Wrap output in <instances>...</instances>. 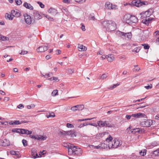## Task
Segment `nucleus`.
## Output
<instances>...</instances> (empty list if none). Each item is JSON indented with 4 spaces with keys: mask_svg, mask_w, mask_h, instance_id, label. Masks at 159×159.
Returning <instances> with one entry per match:
<instances>
[{
    "mask_svg": "<svg viewBox=\"0 0 159 159\" xmlns=\"http://www.w3.org/2000/svg\"><path fill=\"white\" fill-rule=\"evenodd\" d=\"M24 16L25 18V20L27 19H30L31 18V17L30 15L25 13L24 14Z\"/></svg>",
    "mask_w": 159,
    "mask_h": 159,
    "instance_id": "nucleus-32",
    "label": "nucleus"
},
{
    "mask_svg": "<svg viewBox=\"0 0 159 159\" xmlns=\"http://www.w3.org/2000/svg\"><path fill=\"white\" fill-rule=\"evenodd\" d=\"M152 155L155 156H159V148L153 151L152 153Z\"/></svg>",
    "mask_w": 159,
    "mask_h": 159,
    "instance_id": "nucleus-26",
    "label": "nucleus"
},
{
    "mask_svg": "<svg viewBox=\"0 0 159 159\" xmlns=\"http://www.w3.org/2000/svg\"><path fill=\"white\" fill-rule=\"evenodd\" d=\"M67 135L70 136L72 137H74L76 136L75 133L74 131L70 130L67 131Z\"/></svg>",
    "mask_w": 159,
    "mask_h": 159,
    "instance_id": "nucleus-20",
    "label": "nucleus"
},
{
    "mask_svg": "<svg viewBox=\"0 0 159 159\" xmlns=\"http://www.w3.org/2000/svg\"><path fill=\"white\" fill-rule=\"evenodd\" d=\"M105 127H112L114 126V125L111 124L109 123L108 122H107V121H105Z\"/></svg>",
    "mask_w": 159,
    "mask_h": 159,
    "instance_id": "nucleus-30",
    "label": "nucleus"
},
{
    "mask_svg": "<svg viewBox=\"0 0 159 159\" xmlns=\"http://www.w3.org/2000/svg\"><path fill=\"white\" fill-rule=\"evenodd\" d=\"M63 145L64 147L68 148V153L69 150L70 149H71V148H72V147L73 146V144L69 143H64L63 144Z\"/></svg>",
    "mask_w": 159,
    "mask_h": 159,
    "instance_id": "nucleus-17",
    "label": "nucleus"
},
{
    "mask_svg": "<svg viewBox=\"0 0 159 159\" xmlns=\"http://www.w3.org/2000/svg\"><path fill=\"white\" fill-rule=\"evenodd\" d=\"M70 0H63V2L67 4L70 3Z\"/></svg>",
    "mask_w": 159,
    "mask_h": 159,
    "instance_id": "nucleus-59",
    "label": "nucleus"
},
{
    "mask_svg": "<svg viewBox=\"0 0 159 159\" xmlns=\"http://www.w3.org/2000/svg\"><path fill=\"white\" fill-rule=\"evenodd\" d=\"M10 145L9 142L7 139L1 140L0 141V145L3 146H8Z\"/></svg>",
    "mask_w": 159,
    "mask_h": 159,
    "instance_id": "nucleus-12",
    "label": "nucleus"
},
{
    "mask_svg": "<svg viewBox=\"0 0 159 159\" xmlns=\"http://www.w3.org/2000/svg\"><path fill=\"white\" fill-rule=\"evenodd\" d=\"M144 87L147 89H149L152 88V85L151 84L150 85L148 86H145Z\"/></svg>",
    "mask_w": 159,
    "mask_h": 159,
    "instance_id": "nucleus-52",
    "label": "nucleus"
},
{
    "mask_svg": "<svg viewBox=\"0 0 159 159\" xmlns=\"http://www.w3.org/2000/svg\"><path fill=\"white\" fill-rule=\"evenodd\" d=\"M55 116V115L53 112L50 113L48 115H47V118L49 117H53Z\"/></svg>",
    "mask_w": 159,
    "mask_h": 159,
    "instance_id": "nucleus-37",
    "label": "nucleus"
},
{
    "mask_svg": "<svg viewBox=\"0 0 159 159\" xmlns=\"http://www.w3.org/2000/svg\"><path fill=\"white\" fill-rule=\"evenodd\" d=\"M11 13L12 19L14 17H17L20 16V13L19 12V11L17 9L12 10L11 11Z\"/></svg>",
    "mask_w": 159,
    "mask_h": 159,
    "instance_id": "nucleus-7",
    "label": "nucleus"
},
{
    "mask_svg": "<svg viewBox=\"0 0 159 159\" xmlns=\"http://www.w3.org/2000/svg\"><path fill=\"white\" fill-rule=\"evenodd\" d=\"M142 45L144 46V48L145 49H148L149 48V47L147 44H142Z\"/></svg>",
    "mask_w": 159,
    "mask_h": 159,
    "instance_id": "nucleus-44",
    "label": "nucleus"
},
{
    "mask_svg": "<svg viewBox=\"0 0 159 159\" xmlns=\"http://www.w3.org/2000/svg\"><path fill=\"white\" fill-rule=\"evenodd\" d=\"M151 20H142L141 22L147 25H148Z\"/></svg>",
    "mask_w": 159,
    "mask_h": 159,
    "instance_id": "nucleus-36",
    "label": "nucleus"
},
{
    "mask_svg": "<svg viewBox=\"0 0 159 159\" xmlns=\"http://www.w3.org/2000/svg\"><path fill=\"white\" fill-rule=\"evenodd\" d=\"M131 116L132 117L137 118L140 117H145L146 115L144 113H139L136 114H132L131 115Z\"/></svg>",
    "mask_w": 159,
    "mask_h": 159,
    "instance_id": "nucleus-10",
    "label": "nucleus"
},
{
    "mask_svg": "<svg viewBox=\"0 0 159 159\" xmlns=\"http://www.w3.org/2000/svg\"><path fill=\"white\" fill-rule=\"evenodd\" d=\"M49 47L45 45H43L37 48V50L38 52H42L47 51Z\"/></svg>",
    "mask_w": 159,
    "mask_h": 159,
    "instance_id": "nucleus-8",
    "label": "nucleus"
},
{
    "mask_svg": "<svg viewBox=\"0 0 159 159\" xmlns=\"http://www.w3.org/2000/svg\"><path fill=\"white\" fill-rule=\"evenodd\" d=\"M148 124H149L148 125H149V127L152 125V121L151 120H148Z\"/></svg>",
    "mask_w": 159,
    "mask_h": 159,
    "instance_id": "nucleus-63",
    "label": "nucleus"
},
{
    "mask_svg": "<svg viewBox=\"0 0 159 159\" xmlns=\"http://www.w3.org/2000/svg\"><path fill=\"white\" fill-rule=\"evenodd\" d=\"M159 35V31L158 30H157L155 31L154 32V35L155 36H157Z\"/></svg>",
    "mask_w": 159,
    "mask_h": 159,
    "instance_id": "nucleus-64",
    "label": "nucleus"
},
{
    "mask_svg": "<svg viewBox=\"0 0 159 159\" xmlns=\"http://www.w3.org/2000/svg\"><path fill=\"white\" fill-rule=\"evenodd\" d=\"M107 61L109 62H112L114 59V55L113 54H110L107 55Z\"/></svg>",
    "mask_w": 159,
    "mask_h": 159,
    "instance_id": "nucleus-15",
    "label": "nucleus"
},
{
    "mask_svg": "<svg viewBox=\"0 0 159 159\" xmlns=\"http://www.w3.org/2000/svg\"><path fill=\"white\" fill-rule=\"evenodd\" d=\"M89 147L90 148H92V149H97V148H98V146H95L93 145H90L89 146Z\"/></svg>",
    "mask_w": 159,
    "mask_h": 159,
    "instance_id": "nucleus-56",
    "label": "nucleus"
},
{
    "mask_svg": "<svg viewBox=\"0 0 159 159\" xmlns=\"http://www.w3.org/2000/svg\"><path fill=\"white\" fill-rule=\"evenodd\" d=\"M29 137L31 139H35L36 137V135H31L30 134Z\"/></svg>",
    "mask_w": 159,
    "mask_h": 159,
    "instance_id": "nucleus-61",
    "label": "nucleus"
},
{
    "mask_svg": "<svg viewBox=\"0 0 159 159\" xmlns=\"http://www.w3.org/2000/svg\"><path fill=\"white\" fill-rule=\"evenodd\" d=\"M32 133V131H29L27 129H22V134H25L27 135H30Z\"/></svg>",
    "mask_w": 159,
    "mask_h": 159,
    "instance_id": "nucleus-22",
    "label": "nucleus"
},
{
    "mask_svg": "<svg viewBox=\"0 0 159 159\" xmlns=\"http://www.w3.org/2000/svg\"><path fill=\"white\" fill-rule=\"evenodd\" d=\"M58 91L56 89L54 90L52 93V94L53 96H56L58 94Z\"/></svg>",
    "mask_w": 159,
    "mask_h": 159,
    "instance_id": "nucleus-41",
    "label": "nucleus"
},
{
    "mask_svg": "<svg viewBox=\"0 0 159 159\" xmlns=\"http://www.w3.org/2000/svg\"><path fill=\"white\" fill-rule=\"evenodd\" d=\"M16 4L18 5H20L22 3V1L21 0H15Z\"/></svg>",
    "mask_w": 159,
    "mask_h": 159,
    "instance_id": "nucleus-42",
    "label": "nucleus"
},
{
    "mask_svg": "<svg viewBox=\"0 0 159 159\" xmlns=\"http://www.w3.org/2000/svg\"><path fill=\"white\" fill-rule=\"evenodd\" d=\"M31 157L34 158L39 157L37 153L36 150L34 149H32L31 150Z\"/></svg>",
    "mask_w": 159,
    "mask_h": 159,
    "instance_id": "nucleus-13",
    "label": "nucleus"
},
{
    "mask_svg": "<svg viewBox=\"0 0 159 159\" xmlns=\"http://www.w3.org/2000/svg\"><path fill=\"white\" fill-rule=\"evenodd\" d=\"M102 24L108 31H113L116 29V25L113 20H103Z\"/></svg>",
    "mask_w": 159,
    "mask_h": 159,
    "instance_id": "nucleus-2",
    "label": "nucleus"
},
{
    "mask_svg": "<svg viewBox=\"0 0 159 159\" xmlns=\"http://www.w3.org/2000/svg\"><path fill=\"white\" fill-rule=\"evenodd\" d=\"M16 153H17V151H11L10 152V153L12 155H15L16 154Z\"/></svg>",
    "mask_w": 159,
    "mask_h": 159,
    "instance_id": "nucleus-60",
    "label": "nucleus"
},
{
    "mask_svg": "<svg viewBox=\"0 0 159 159\" xmlns=\"http://www.w3.org/2000/svg\"><path fill=\"white\" fill-rule=\"evenodd\" d=\"M159 144V142L158 141H155L153 142L152 143V147H155Z\"/></svg>",
    "mask_w": 159,
    "mask_h": 159,
    "instance_id": "nucleus-34",
    "label": "nucleus"
},
{
    "mask_svg": "<svg viewBox=\"0 0 159 159\" xmlns=\"http://www.w3.org/2000/svg\"><path fill=\"white\" fill-rule=\"evenodd\" d=\"M43 17H44V19H45V17H46L48 20L52 19L49 15L43 14L41 16L38 13H36V14L34 16L35 19L40 20L42 19Z\"/></svg>",
    "mask_w": 159,
    "mask_h": 159,
    "instance_id": "nucleus-4",
    "label": "nucleus"
},
{
    "mask_svg": "<svg viewBox=\"0 0 159 159\" xmlns=\"http://www.w3.org/2000/svg\"><path fill=\"white\" fill-rule=\"evenodd\" d=\"M71 109L73 111H75L77 110V108H76L75 106L71 107Z\"/></svg>",
    "mask_w": 159,
    "mask_h": 159,
    "instance_id": "nucleus-57",
    "label": "nucleus"
},
{
    "mask_svg": "<svg viewBox=\"0 0 159 159\" xmlns=\"http://www.w3.org/2000/svg\"><path fill=\"white\" fill-rule=\"evenodd\" d=\"M66 127L67 128H73L74 127V126L73 125L71 124L67 123L66 124Z\"/></svg>",
    "mask_w": 159,
    "mask_h": 159,
    "instance_id": "nucleus-49",
    "label": "nucleus"
},
{
    "mask_svg": "<svg viewBox=\"0 0 159 159\" xmlns=\"http://www.w3.org/2000/svg\"><path fill=\"white\" fill-rule=\"evenodd\" d=\"M112 4L111 3L109 2H107L106 3L105 7L106 8H107L108 9H111Z\"/></svg>",
    "mask_w": 159,
    "mask_h": 159,
    "instance_id": "nucleus-29",
    "label": "nucleus"
},
{
    "mask_svg": "<svg viewBox=\"0 0 159 159\" xmlns=\"http://www.w3.org/2000/svg\"><path fill=\"white\" fill-rule=\"evenodd\" d=\"M32 20H21V23L24 24L30 25L33 24L34 23L35 20H33V22H32Z\"/></svg>",
    "mask_w": 159,
    "mask_h": 159,
    "instance_id": "nucleus-21",
    "label": "nucleus"
},
{
    "mask_svg": "<svg viewBox=\"0 0 159 159\" xmlns=\"http://www.w3.org/2000/svg\"><path fill=\"white\" fill-rule=\"evenodd\" d=\"M22 143L24 146L25 147L27 146V141L24 139H23L22 140Z\"/></svg>",
    "mask_w": 159,
    "mask_h": 159,
    "instance_id": "nucleus-45",
    "label": "nucleus"
},
{
    "mask_svg": "<svg viewBox=\"0 0 159 159\" xmlns=\"http://www.w3.org/2000/svg\"><path fill=\"white\" fill-rule=\"evenodd\" d=\"M23 6L26 8L30 9V10H33L34 9L33 7L30 3H28L27 2H25Z\"/></svg>",
    "mask_w": 159,
    "mask_h": 159,
    "instance_id": "nucleus-16",
    "label": "nucleus"
},
{
    "mask_svg": "<svg viewBox=\"0 0 159 159\" xmlns=\"http://www.w3.org/2000/svg\"><path fill=\"white\" fill-rule=\"evenodd\" d=\"M48 12L52 15H54L57 13L56 10L52 7H50L48 11Z\"/></svg>",
    "mask_w": 159,
    "mask_h": 159,
    "instance_id": "nucleus-14",
    "label": "nucleus"
},
{
    "mask_svg": "<svg viewBox=\"0 0 159 159\" xmlns=\"http://www.w3.org/2000/svg\"><path fill=\"white\" fill-rule=\"evenodd\" d=\"M61 10L64 13H66V14L67 13V12L68 11V10L67 8L63 7L62 9Z\"/></svg>",
    "mask_w": 159,
    "mask_h": 159,
    "instance_id": "nucleus-48",
    "label": "nucleus"
},
{
    "mask_svg": "<svg viewBox=\"0 0 159 159\" xmlns=\"http://www.w3.org/2000/svg\"><path fill=\"white\" fill-rule=\"evenodd\" d=\"M116 34L117 35H119L120 36H124V35L125 34V33L123 32H121L119 31H118L116 32Z\"/></svg>",
    "mask_w": 159,
    "mask_h": 159,
    "instance_id": "nucleus-35",
    "label": "nucleus"
},
{
    "mask_svg": "<svg viewBox=\"0 0 159 159\" xmlns=\"http://www.w3.org/2000/svg\"><path fill=\"white\" fill-rule=\"evenodd\" d=\"M124 37L125 39H130L132 37L131 33L130 32L125 33V34L124 35Z\"/></svg>",
    "mask_w": 159,
    "mask_h": 159,
    "instance_id": "nucleus-25",
    "label": "nucleus"
},
{
    "mask_svg": "<svg viewBox=\"0 0 159 159\" xmlns=\"http://www.w3.org/2000/svg\"><path fill=\"white\" fill-rule=\"evenodd\" d=\"M131 117H132L131 115H127L125 116V118L128 120L130 119Z\"/></svg>",
    "mask_w": 159,
    "mask_h": 159,
    "instance_id": "nucleus-58",
    "label": "nucleus"
},
{
    "mask_svg": "<svg viewBox=\"0 0 159 159\" xmlns=\"http://www.w3.org/2000/svg\"><path fill=\"white\" fill-rule=\"evenodd\" d=\"M5 17L6 19H11V20H12V17L11 16V14L9 15L8 13H6Z\"/></svg>",
    "mask_w": 159,
    "mask_h": 159,
    "instance_id": "nucleus-33",
    "label": "nucleus"
},
{
    "mask_svg": "<svg viewBox=\"0 0 159 159\" xmlns=\"http://www.w3.org/2000/svg\"><path fill=\"white\" fill-rule=\"evenodd\" d=\"M148 120H145L144 121L141 123V125L143 127H149Z\"/></svg>",
    "mask_w": 159,
    "mask_h": 159,
    "instance_id": "nucleus-24",
    "label": "nucleus"
},
{
    "mask_svg": "<svg viewBox=\"0 0 159 159\" xmlns=\"http://www.w3.org/2000/svg\"><path fill=\"white\" fill-rule=\"evenodd\" d=\"M131 133L134 134H135L137 133L140 132V129L139 128H134L131 129Z\"/></svg>",
    "mask_w": 159,
    "mask_h": 159,
    "instance_id": "nucleus-27",
    "label": "nucleus"
},
{
    "mask_svg": "<svg viewBox=\"0 0 159 159\" xmlns=\"http://www.w3.org/2000/svg\"><path fill=\"white\" fill-rule=\"evenodd\" d=\"M146 150L145 149L139 152V154L142 156H144L146 154Z\"/></svg>",
    "mask_w": 159,
    "mask_h": 159,
    "instance_id": "nucleus-31",
    "label": "nucleus"
},
{
    "mask_svg": "<svg viewBox=\"0 0 159 159\" xmlns=\"http://www.w3.org/2000/svg\"><path fill=\"white\" fill-rule=\"evenodd\" d=\"M0 39L2 40L3 41H5L8 40H9V38L8 37H6L4 36H2L0 37Z\"/></svg>",
    "mask_w": 159,
    "mask_h": 159,
    "instance_id": "nucleus-38",
    "label": "nucleus"
},
{
    "mask_svg": "<svg viewBox=\"0 0 159 159\" xmlns=\"http://www.w3.org/2000/svg\"><path fill=\"white\" fill-rule=\"evenodd\" d=\"M27 53V51H22L20 53V55H25Z\"/></svg>",
    "mask_w": 159,
    "mask_h": 159,
    "instance_id": "nucleus-54",
    "label": "nucleus"
},
{
    "mask_svg": "<svg viewBox=\"0 0 159 159\" xmlns=\"http://www.w3.org/2000/svg\"><path fill=\"white\" fill-rule=\"evenodd\" d=\"M149 12V11H147L144 12H142L140 14L141 15V19L143 20H154L153 18L147 17V13Z\"/></svg>",
    "mask_w": 159,
    "mask_h": 159,
    "instance_id": "nucleus-6",
    "label": "nucleus"
},
{
    "mask_svg": "<svg viewBox=\"0 0 159 159\" xmlns=\"http://www.w3.org/2000/svg\"><path fill=\"white\" fill-rule=\"evenodd\" d=\"M75 106L77 110H82L84 108V106L83 105H77Z\"/></svg>",
    "mask_w": 159,
    "mask_h": 159,
    "instance_id": "nucleus-28",
    "label": "nucleus"
},
{
    "mask_svg": "<svg viewBox=\"0 0 159 159\" xmlns=\"http://www.w3.org/2000/svg\"><path fill=\"white\" fill-rule=\"evenodd\" d=\"M14 124L15 125H18L21 124V123L19 120H15L14 121Z\"/></svg>",
    "mask_w": 159,
    "mask_h": 159,
    "instance_id": "nucleus-55",
    "label": "nucleus"
},
{
    "mask_svg": "<svg viewBox=\"0 0 159 159\" xmlns=\"http://www.w3.org/2000/svg\"><path fill=\"white\" fill-rule=\"evenodd\" d=\"M108 76V75L107 74H102L100 77V79L101 80H104L106 79Z\"/></svg>",
    "mask_w": 159,
    "mask_h": 159,
    "instance_id": "nucleus-39",
    "label": "nucleus"
},
{
    "mask_svg": "<svg viewBox=\"0 0 159 159\" xmlns=\"http://www.w3.org/2000/svg\"><path fill=\"white\" fill-rule=\"evenodd\" d=\"M78 48L80 51H85L87 50V48L83 45L78 44Z\"/></svg>",
    "mask_w": 159,
    "mask_h": 159,
    "instance_id": "nucleus-18",
    "label": "nucleus"
},
{
    "mask_svg": "<svg viewBox=\"0 0 159 159\" xmlns=\"http://www.w3.org/2000/svg\"><path fill=\"white\" fill-rule=\"evenodd\" d=\"M71 149L69 150V155L80 156L82 154V151L80 148H78L73 145Z\"/></svg>",
    "mask_w": 159,
    "mask_h": 159,
    "instance_id": "nucleus-3",
    "label": "nucleus"
},
{
    "mask_svg": "<svg viewBox=\"0 0 159 159\" xmlns=\"http://www.w3.org/2000/svg\"><path fill=\"white\" fill-rule=\"evenodd\" d=\"M52 80L54 81H56L57 82H58L59 81L58 78L57 77H53Z\"/></svg>",
    "mask_w": 159,
    "mask_h": 159,
    "instance_id": "nucleus-62",
    "label": "nucleus"
},
{
    "mask_svg": "<svg viewBox=\"0 0 159 159\" xmlns=\"http://www.w3.org/2000/svg\"><path fill=\"white\" fill-rule=\"evenodd\" d=\"M46 139V137L42 135H36L35 139L38 140H44Z\"/></svg>",
    "mask_w": 159,
    "mask_h": 159,
    "instance_id": "nucleus-19",
    "label": "nucleus"
},
{
    "mask_svg": "<svg viewBox=\"0 0 159 159\" xmlns=\"http://www.w3.org/2000/svg\"><path fill=\"white\" fill-rule=\"evenodd\" d=\"M37 3L39 4L40 7L41 8H44V4H43L41 2H37Z\"/></svg>",
    "mask_w": 159,
    "mask_h": 159,
    "instance_id": "nucleus-46",
    "label": "nucleus"
},
{
    "mask_svg": "<svg viewBox=\"0 0 159 159\" xmlns=\"http://www.w3.org/2000/svg\"><path fill=\"white\" fill-rule=\"evenodd\" d=\"M112 140V138L109 135L108 137L107 138L106 140V142H108V147L109 149L111 148H116L120 146L122 143L121 140L115 139Z\"/></svg>",
    "mask_w": 159,
    "mask_h": 159,
    "instance_id": "nucleus-1",
    "label": "nucleus"
},
{
    "mask_svg": "<svg viewBox=\"0 0 159 159\" xmlns=\"http://www.w3.org/2000/svg\"><path fill=\"white\" fill-rule=\"evenodd\" d=\"M124 19L125 20H135L137 19L135 16L129 14L125 15L124 16Z\"/></svg>",
    "mask_w": 159,
    "mask_h": 159,
    "instance_id": "nucleus-9",
    "label": "nucleus"
},
{
    "mask_svg": "<svg viewBox=\"0 0 159 159\" xmlns=\"http://www.w3.org/2000/svg\"><path fill=\"white\" fill-rule=\"evenodd\" d=\"M81 29L83 31H85V27L84 25V24L81 23Z\"/></svg>",
    "mask_w": 159,
    "mask_h": 159,
    "instance_id": "nucleus-53",
    "label": "nucleus"
},
{
    "mask_svg": "<svg viewBox=\"0 0 159 159\" xmlns=\"http://www.w3.org/2000/svg\"><path fill=\"white\" fill-rule=\"evenodd\" d=\"M119 85V83H117L116 84H114L113 86H111L110 87V89H113L114 88H116L117 86Z\"/></svg>",
    "mask_w": 159,
    "mask_h": 159,
    "instance_id": "nucleus-40",
    "label": "nucleus"
},
{
    "mask_svg": "<svg viewBox=\"0 0 159 159\" xmlns=\"http://www.w3.org/2000/svg\"><path fill=\"white\" fill-rule=\"evenodd\" d=\"M67 132H66L64 131H62L60 132V134H61V135H67Z\"/></svg>",
    "mask_w": 159,
    "mask_h": 159,
    "instance_id": "nucleus-51",
    "label": "nucleus"
},
{
    "mask_svg": "<svg viewBox=\"0 0 159 159\" xmlns=\"http://www.w3.org/2000/svg\"><path fill=\"white\" fill-rule=\"evenodd\" d=\"M22 129H16V132L20 133L21 134H22Z\"/></svg>",
    "mask_w": 159,
    "mask_h": 159,
    "instance_id": "nucleus-47",
    "label": "nucleus"
},
{
    "mask_svg": "<svg viewBox=\"0 0 159 159\" xmlns=\"http://www.w3.org/2000/svg\"><path fill=\"white\" fill-rule=\"evenodd\" d=\"M90 20H94L95 19V17L93 14H90L89 16Z\"/></svg>",
    "mask_w": 159,
    "mask_h": 159,
    "instance_id": "nucleus-43",
    "label": "nucleus"
},
{
    "mask_svg": "<svg viewBox=\"0 0 159 159\" xmlns=\"http://www.w3.org/2000/svg\"><path fill=\"white\" fill-rule=\"evenodd\" d=\"M108 148V144H107H107H106L105 143H102L98 145V148H97V149H107Z\"/></svg>",
    "mask_w": 159,
    "mask_h": 159,
    "instance_id": "nucleus-11",
    "label": "nucleus"
},
{
    "mask_svg": "<svg viewBox=\"0 0 159 159\" xmlns=\"http://www.w3.org/2000/svg\"><path fill=\"white\" fill-rule=\"evenodd\" d=\"M46 153L45 151L43 150V152H40V153L39 154V157H41L42 155H44Z\"/></svg>",
    "mask_w": 159,
    "mask_h": 159,
    "instance_id": "nucleus-50",
    "label": "nucleus"
},
{
    "mask_svg": "<svg viewBox=\"0 0 159 159\" xmlns=\"http://www.w3.org/2000/svg\"><path fill=\"white\" fill-rule=\"evenodd\" d=\"M130 5H132L133 6H135L138 7H139L142 6L143 5H145V3L141 2L140 1H136L135 0L133 1L131 4H129Z\"/></svg>",
    "mask_w": 159,
    "mask_h": 159,
    "instance_id": "nucleus-5",
    "label": "nucleus"
},
{
    "mask_svg": "<svg viewBox=\"0 0 159 159\" xmlns=\"http://www.w3.org/2000/svg\"><path fill=\"white\" fill-rule=\"evenodd\" d=\"M105 122L101 120L98 121V125L100 127H105Z\"/></svg>",
    "mask_w": 159,
    "mask_h": 159,
    "instance_id": "nucleus-23",
    "label": "nucleus"
}]
</instances>
